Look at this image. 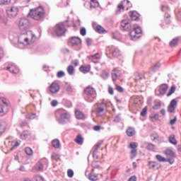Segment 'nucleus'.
Here are the masks:
<instances>
[{"mask_svg": "<svg viewBox=\"0 0 181 181\" xmlns=\"http://www.w3.org/2000/svg\"><path fill=\"white\" fill-rule=\"evenodd\" d=\"M28 15L31 19L41 22L46 18V11H45L43 6H40L35 8L30 9Z\"/></svg>", "mask_w": 181, "mask_h": 181, "instance_id": "obj_1", "label": "nucleus"}, {"mask_svg": "<svg viewBox=\"0 0 181 181\" xmlns=\"http://www.w3.org/2000/svg\"><path fill=\"white\" fill-rule=\"evenodd\" d=\"M55 118L59 124L65 125L67 122H70L71 116L70 115V113L65 110L58 109L55 111Z\"/></svg>", "mask_w": 181, "mask_h": 181, "instance_id": "obj_2", "label": "nucleus"}, {"mask_svg": "<svg viewBox=\"0 0 181 181\" xmlns=\"http://www.w3.org/2000/svg\"><path fill=\"white\" fill-rule=\"evenodd\" d=\"M35 37H36V36L32 31H27L18 35V43L24 46H28V45L30 43H33V39H35Z\"/></svg>", "mask_w": 181, "mask_h": 181, "instance_id": "obj_3", "label": "nucleus"}, {"mask_svg": "<svg viewBox=\"0 0 181 181\" xmlns=\"http://www.w3.org/2000/svg\"><path fill=\"white\" fill-rule=\"evenodd\" d=\"M83 93L86 95H87V101L88 103H93L94 100L97 98V92L95 91V88H93L90 86H87L84 88Z\"/></svg>", "mask_w": 181, "mask_h": 181, "instance_id": "obj_4", "label": "nucleus"}, {"mask_svg": "<svg viewBox=\"0 0 181 181\" xmlns=\"http://www.w3.org/2000/svg\"><path fill=\"white\" fill-rule=\"evenodd\" d=\"M9 103H8V100L4 98H0V117H4V115H6L8 112L9 111Z\"/></svg>", "mask_w": 181, "mask_h": 181, "instance_id": "obj_5", "label": "nucleus"}, {"mask_svg": "<svg viewBox=\"0 0 181 181\" xmlns=\"http://www.w3.org/2000/svg\"><path fill=\"white\" fill-rule=\"evenodd\" d=\"M53 30L58 37L64 36L66 35V32H67V29L64 26V23H57L53 28Z\"/></svg>", "mask_w": 181, "mask_h": 181, "instance_id": "obj_6", "label": "nucleus"}, {"mask_svg": "<svg viewBox=\"0 0 181 181\" xmlns=\"http://www.w3.org/2000/svg\"><path fill=\"white\" fill-rule=\"evenodd\" d=\"M142 35V29L139 26L134 27L130 32V37L132 40H138Z\"/></svg>", "mask_w": 181, "mask_h": 181, "instance_id": "obj_7", "label": "nucleus"}, {"mask_svg": "<svg viewBox=\"0 0 181 181\" xmlns=\"http://www.w3.org/2000/svg\"><path fill=\"white\" fill-rule=\"evenodd\" d=\"M131 6H132V4H131V1L128 0H124L118 4L117 9L119 12H121V11H128L129 8H131Z\"/></svg>", "mask_w": 181, "mask_h": 181, "instance_id": "obj_8", "label": "nucleus"}, {"mask_svg": "<svg viewBox=\"0 0 181 181\" xmlns=\"http://www.w3.org/2000/svg\"><path fill=\"white\" fill-rule=\"evenodd\" d=\"M30 23H29V19L26 18H21L18 22V28L20 30H26L28 29Z\"/></svg>", "mask_w": 181, "mask_h": 181, "instance_id": "obj_9", "label": "nucleus"}, {"mask_svg": "<svg viewBox=\"0 0 181 181\" xmlns=\"http://www.w3.org/2000/svg\"><path fill=\"white\" fill-rule=\"evenodd\" d=\"M165 153L167 156V160H171L168 162H169L170 165H173L175 163V158H176V153L170 149H167Z\"/></svg>", "mask_w": 181, "mask_h": 181, "instance_id": "obj_10", "label": "nucleus"}, {"mask_svg": "<svg viewBox=\"0 0 181 181\" xmlns=\"http://www.w3.org/2000/svg\"><path fill=\"white\" fill-rule=\"evenodd\" d=\"M107 50L111 53L112 57H121V51L119 49L114 45L107 47Z\"/></svg>", "mask_w": 181, "mask_h": 181, "instance_id": "obj_11", "label": "nucleus"}, {"mask_svg": "<svg viewBox=\"0 0 181 181\" xmlns=\"http://www.w3.org/2000/svg\"><path fill=\"white\" fill-rule=\"evenodd\" d=\"M168 88H169V86L166 83H163L159 86V90H155L156 95H165L166 92L168 91Z\"/></svg>", "mask_w": 181, "mask_h": 181, "instance_id": "obj_12", "label": "nucleus"}, {"mask_svg": "<svg viewBox=\"0 0 181 181\" xmlns=\"http://www.w3.org/2000/svg\"><path fill=\"white\" fill-rule=\"evenodd\" d=\"M8 18H15L19 12V8L16 6L8 7L6 10Z\"/></svg>", "mask_w": 181, "mask_h": 181, "instance_id": "obj_13", "label": "nucleus"}, {"mask_svg": "<svg viewBox=\"0 0 181 181\" xmlns=\"http://www.w3.org/2000/svg\"><path fill=\"white\" fill-rule=\"evenodd\" d=\"M107 110V104L101 103L98 105L96 109V112L98 115H104L105 114V110Z\"/></svg>", "mask_w": 181, "mask_h": 181, "instance_id": "obj_14", "label": "nucleus"}, {"mask_svg": "<svg viewBox=\"0 0 181 181\" xmlns=\"http://www.w3.org/2000/svg\"><path fill=\"white\" fill-rule=\"evenodd\" d=\"M176 105H177V101L176 99H173L168 107V112H170V114H174L175 110H176Z\"/></svg>", "mask_w": 181, "mask_h": 181, "instance_id": "obj_15", "label": "nucleus"}, {"mask_svg": "<svg viewBox=\"0 0 181 181\" xmlns=\"http://www.w3.org/2000/svg\"><path fill=\"white\" fill-rule=\"evenodd\" d=\"M60 90V86L57 83H52L49 86V91L52 94H56V93H59Z\"/></svg>", "mask_w": 181, "mask_h": 181, "instance_id": "obj_16", "label": "nucleus"}, {"mask_svg": "<svg viewBox=\"0 0 181 181\" xmlns=\"http://www.w3.org/2000/svg\"><path fill=\"white\" fill-rule=\"evenodd\" d=\"M103 141H100L99 142H98L93 148V158H96V159H98V156H97L98 153V151L100 148V146H101V145H103Z\"/></svg>", "mask_w": 181, "mask_h": 181, "instance_id": "obj_17", "label": "nucleus"}, {"mask_svg": "<svg viewBox=\"0 0 181 181\" xmlns=\"http://www.w3.org/2000/svg\"><path fill=\"white\" fill-rule=\"evenodd\" d=\"M148 168L152 170H158V169L160 168V165H159V163L156 161H148Z\"/></svg>", "mask_w": 181, "mask_h": 181, "instance_id": "obj_18", "label": "nucleus"}, {"mask_svg": "<svg viewBox=\"0 0 181 181\" xmlns=\"http://www.w3.org/2000/svg\"><path fill=\"white\" fill-rule=\"evenodd\" d=\"M69 42L73 46H78V45L81 44V39L77 37H72L69 39Z\"/></svg>", "mask_w": 181, "mask_h": 181, "instance_id": "obj_19", "label": "nucleus"}, {"mask_svg": "<svg viewBox=\"0 0 181 181\" xmlns=\"http://www.w3.org/2000/svg\"><path fill=\"white\" fill-rule=\"evenodd\" d=\"M121 26L124 30H131V23L127 20L122 21Z\"/></svg>", "mask_w": 181, "mask_h": 181, "instance_id": "obj_20", "label": "nucleus"}, {"mask_svg": "<svg viewBox=\"0 0 181 181\" xmlns=\"http://www.w3.org/2000/svg\"><path fill=\"white\" fill-rule=\"evenodd\" d=\"M118 74H119V70L118 69V68H114L112 71V81H117L119 76Z\"/></svg>", "mask_w": 181, "mask_h": 181, "instance_id": "obj_21", "label": "nucleus"}, {"mask_svg": "<svg viewBox=\"0 0 181 181\" xmlns=\"http://www.w3.org/2000/svg\"><path fill=\"white\" fill-rule=\"evenodd\" d=\"M85 175L89 179V180H91V181L98 180V175H97L94 173L87 174V170H86L85 173Z\"/></svg>", "mask_w": 181, "mask_h": 181, "instance_id": "obj_22", "label": "nucleus"}, {"mask_svg": "<svg viewBox=\"0 0 181 181\" xmlns=\"http://www.w3.org/2000/svg\"><path fill=\"white\" fill-rule=\"evenodd\" d=\"M75 115L77 119H86V115L80 110H76Z\"/></svg>", "mask_w": 181, "mask_h": 181, "instance_id": "obj_23", "label": "nucleus"}, {"mask_svg": "<svg viewBox=\"0 0 181 181\" xmlns=\"http://www.w3.org/2000/svg\"><path fill=\"white\" fill-rule=\"evenodd\" d=\"M74 141L78 145H83V144H84V139L83 138L81 134H78L76 136V138L74 139Z\"/></svg>", "mask_w": 181, "mask_h": 181, "instance_id": "obj_24", "label": "nucleus"}, {"mask_svg": "<svg viewBox=\"0 0 181 181\" xmlns=\"http://www.w3.org/2000/svg\"><path fill=\"white\" fill-rule=\"evenodd\" d=\"M126 134L128 136H134L135 134H136V132L135 131V129L133 127H128V129L126 131Z\"/></svg>", "mask_w": 181, "mask_h": 181, "instance_id": "obj_25", "label": "nucleus"}, {"mask_svg": "<svg viewBox=\"0 0 181 181\" xmlns=\"http://www.w3.org/2000/svg\"><path fill=\"white\" fill-rule=\"evenodd\" d=\"M6 70H9L10 73H12L13 74H18V73H19V69L14 66H8Z\"/></svg>", "mask_w": 181, "mask_h": 181, "instance_id": "obj_26", "label": "nucleus"}, {"mask_svg": "<svg viewBox=\"0 0 181 181\" xmlns=\"http://www.w3.org/2000/svg\"><path fill=\"white\" fill-rule=\"evenodd\" d=\"M6 131V122H0V136L5 133Z\"/></svg>", "mask_w": 181, "mask_h": 181, "instance_id": "obj_27", "label": "nucleus"}, {"mask_svg": "<svg viewBox=\"0 0 181 181\" xmlns=\"http://www.w3.org/2000/svg\"><path fill=\"white\" fill-rule=\"evenodd\" d=\"M179 40H180V37H177L173 39L170 42V47H175V46L177 45V43H179Z\"/></svg>", "mask_w": 181, "mask_h": 181, "instance_id": "obj_28", "label": "nucleus"}, {"mask_svg": "<svg viewBox=\"0 0 181 181\" xmlns=\"http://www.w3.org/2000/svg\"><path fill=\"white\" fill-rule=\"evenodd\" d=\"M30 136V132L29 131H24L21 135L20 138L21 139H28Z\"/></svg>", "mask_w": 181, "mask_h": 181, "instance_id": "obj_29", "label": "nucleus"}, {"mask_svg": "<svg viewBox=\"0 0 181 181\" xmlns=\"http://www.w3.org/2000/svg\"><path fill=\"white\" fill-rule=\"evenodd\" d=\"M156 159L158 160V162H172V160H167L165 157L161 156L160 154H157L156 156Z\"/></svg>", "mask_w": 181, "mask_h": 181, "instance_id": "obj_30", "label": "nucleus"}, {"mask_svg": "<svg viewBox=\"0 0 181 181\" xmlns=\"http://www.w3.org/2000/svg\"><path fill=\"white\" fill-rule=\"evenodd\" d=\"M90 6L91 9L98 8V6H100V3H98V1L97 0H90Z\"/></svg>", "mask_w": 181, "mask_h": 181, "instance_id": "obj_31", "label": "nucleus"}, {"mask_svg": "<svg viewBox=\"0 0 181 181\" xmlns=\"http://www.w3.org/2000/svg\"><path fill=\"white\" fill-rule=\"evenodd\" d=\"M169 143L172 144L173 145H177V141H176V137L175 134H171L169 136Z\"/></svg>", "mask_w": 181, "mask_h": 181, "instance_id": "obj_32", "label": "nucleus"}, {"mask_svg": "<svg viewBox=\"0 0 181 181\" xmlns=\"http://www.w3.org/2000/svg\"><path fill=\"white\" fill-rule=\"evenodd\" d=\"M99 54L96 53L94 55L88 56V59L90 60L93 63H95V60H98L100 59V57H98Z\"/></svg>", "mask_w": 181, "mask_h": 181, "instance_id": "obj_33", "label": "nucleus"}, {"mask_svg": "<svg viewBox=\"0 0 181 181\" xmlns=\"http://www.w3.org/2000/svg\"><path fill=\"white\" fill-rule=\"evenodd\" d=\"M130 17L132 21H138L139 19V14L136 11H132L130 14Z\"/></svg>", "mask_w": 181, "mask_h": 181, "instance_id": "obj_34", "label": "nucleus"}, {"mask_svg": "<svg viewBox=\"0 0 181 181\" xmlns=\"http://www.w3.org/2000/svg\"><path fill=\"white\" fill-rule=\"evenodd\" d=\"M53 148H55V149H59L60 148V141L59 139H54L52 141Z\"/></svg>", "mask_w": 181, "mask_h": 181, "instance_id": "obj_35", "label": "nucleus"}, {"mask_svg": "<svg viewBox=\"0 0 181 181\" xmlns=\"http://www.w3.org/2000/svg\"><path fill=\"white\" fill-rule=\"evenodd\" d=\"M95 30L98 33H106L105 29L103 28L101 25H97L95 28Z\"/></svg>", "mask_w": 181, "mask_h": 181, "instance_id": "obj_36", "label": "nucleus"}, {"mask_svg": "<svg viewBox=\"0 0 181 181\" xmlns=\"http://www.w3.org/2000/svg\"><path fill=\"white\" fill-rule=\"evenodd\" d=\"M129 148H130V149H132V151H138V149H136V148H138V143L136 142H131Z\"/></svg>", "mask_w": 181, "mask_h": 181, "instance_id": "obj_37", "label": "nucleus"}, {"mask_svg": "<svg viewBox=\"0 0 181 181\" xmlns=\"http://www.w3.org/2000/svg\"><path fill=\"white\" fill-rule=\"evenodd\" d=\"M79 71H80L81 73H83V74H87V73H88V71H90V69H89L88 67L81 66L79 68Z\"/></svg>", "mask_w": 181, "mask_h": 181, "instance_id": "obj_38", "label": "nucleus"}, {"mask_svg": "<svg viewBox=\"0 0 181 181\" xmlns=\"http://www.w3.org/2000/svg\"><path fill=\"white\" fill-rule=\"evenodd\" d=\"M67 71L69 76H73V74H74V66H73L72 65H69L67 67Z\"/></svg>", "mask_w": 181, "mask_h": 181, "instance_id": "obj_39", "label": "nucleus"}, {"mask_svg": "<svg viewBox=\"0 0 181 181\" xmlns=\"http://www.w3.org/2000/svg\"><path fill=\"white\" fill-rule=\"evenodd\" d=\"M35 170L37 171L43 170V164L42 162H38L35 165Z\"/></svg>", "mask_w": 181, "mask_h": 181, "instance_id": "obj_40", "label": "nucleus"}, {"mask_svg": "<svg viewBox=\"0 0 181 181\" xmlns=\"http://www.w3.org/2000/svg\"><path fill=\"white\" fill-rule=\"evenodd\" d=\"M136 155H138V150H132L130 152V158L135 159Z\"/></svg>", "mask_w": 181, "mask_h": 181, "instance_id": "obj_41", "label": "nucleus"}, {"mask_svg": "<svg viewBox=\"0 0 181 181\" xmlns=\"http://www.w3.org/2000/svg\"><path fill=\"white\" fill-rule=\"evenodd\" d=\"M148 151H155V145L152 143H148L146 147Z\"/></svg>", "mask_w": 181, "mask_h": 181, "instance_id": "obj_42", "label": "nucleus"}, {"mask_svg": "<svg viewBox=\"0 0 181 181\" xmlns=\"http://www.w3.org/2000/svg\"><path fill=\"white\" fill-rule=\"evenodd\" d=\"M144 79V76L142 74H135V77H134V80L136 81H139L140 80H143Z\"/></svg>", "mask_w": 181, "mask_h": 181, "instance_id": "obj_43", "label": "nucleus"}, {"mask_svg": "<svg viewBox=\"0 0 181 181\" xmlns=\"http://www.w3.org/2000/svg\"><path fill=\"white\" fill-rule=\"evenodd\" d=\"M25 152L26 153V155H33V150H32V148H30V147H26L25 148Z\"/></svg>", "mask_w": 181, "mask_h": 181, "instance_id": "obj_44", "label": "nucleus"}, {"mask_svg": "<svg viewBox=\"0 0 181 181\" xmlns=\"http://www.w3.org/2000/svg\"><path fill=\"white\" fill-rule=\"evenodd\" d=\"M175 91H176V87L172 86L167 94V97H170V95H172Z\"/></svg>", "mask_w": 181, "mask_h": 181, "instance_id": "obj_45", "label": "nucleus"}, {"mask_svg": "<svg viewBox=\"0 0 181 181\" xmlns=\"http://www.w3.org/2000/svg\"><path fill=\"white\" fill-rule=\"evenodd\" d=\"M12 145V148H11V151H13V149H15V148H18V146H19V145H21V141H14L11 143Z\"/></svg>", "mask_w": 181, "mask_h": 181, "instance_id": "obj_46", "label": "nucleus"}, {"mask_svg": "<svg viewBox=\"0 0 181 181\" xmlns=\"http://www.w3.org/2000/svg\"><path fill=\"white\" fill-rule=\"evenodd\" d=\"M159 69H160V63H157L153 67H152V71H158V70H159Z\"/></svg>", "mask_w": 181, "mask_h": 181, "instance_id": "obj_47", "label": "nucleus"}, {"mask_svg": "<svg viewBox=\"0 0 181 181\" xmlns=\"http://www.w3.org/2000/svg\"><path fill=\"white\" fill-rule=\"evenodd\" d=\"M25 118L27 119H35V118H36V113H33L31 115H27L25 116Z\"/></svg>", "mask_w": 181, "mask_h": 181, "instance_id": "obj_48", "label": "nucleus"}, {"mask_svg": "<svg viewBox=\"0 0 181 181\" xmlns=\"http://www.w3.org/2000/svg\"><path fill=\"white\" fill-rule=\"evenodd\" d=\"M91 166L93 168V169H100V168L97 161H93L91 164Z\"/></svg>", "mask_w": 181, "mask_h": 181, "instance_id": "obj_49", "label": "nucleus"}, {"mask_svg": "<svg viewBox=\"0 0 181 181\" xmlns=\"http://www.w3.org/2000/svg\"><path fill=\"white\" fill-rule=\"evenodd\" d=\"M11 0H0V5H9Z\"/></svg>", "mask_w": 181, "mask_h": 181, "instance_id": "obj_50", "label": "nucleus"}, {"mask_svg": "<svg viewBox=\"0 0 181 181\" xmlns=\"http://www.w3.org/2000/svg\"><path fill=\"white\" fill-rule=\"evenodd\" d=\"M52 159H53V160H59V159H60V156L57 153H53L52 155Z\"/></svg>", "mask_w": 181, "mask_h": 181, "instance_id": "obj_51", "label": "nucleus"}, {"mask_svg": "<svg viewBox=\"0 0 181 181\" xmlns=\"http://www.w3.org/2000/svg\"><path fill=\"white\" fill-rule=\"evenodd\" d=\"M64 76H65V74H64V71H59L57 74V77L58 78H62V77H64Z\"/></svg>", "mask_w": 181, "mask_h": 181, "instance_id": "obj_52", "label": "nucleus"}, {"mask_svg": "<svg viewBox=\"0 0 181 181\" xmlns=\"http://www.w3.org/2000/svg\"><path fill=\"white\" fill-rule=\"evenodd\" d=\"M67 175L68 177H73V176H74V172L73 171V170L69 169L67 171Z\"/></svg>", "mask_w": 181, "mask_h": 181, "instance_id": "obj_53", "label": "nucleus"}, {"mask_svg": "<svg viewBox=\"0 0 181 181\" xmlns=\"http://www.w3.org/2000/svg\"><path fill=\"white\" fill-rule=\"evenodd\" d=\"M148 112V108L146 107H144L141 112V117H145L146 115V112Z\"/></svg>", "mask_w": 181, "mask_h": 181, "instance_id": "obj_54", "label": "nucleus"}, {"mask_svg": "<svg viewBox=\"0 0 181 181\" xmlns=\"http://www.w3.org/2000/svg\"><path fill=\"white\" fill-rule=\"evenodd\" d=\"M152 141H156L159 139V136L157 134H153L151 135Z\"/></svg>", "mask_w": 181, "mask_h": 181, "instance_id": "obj_55", "label": "nucleus"}, {"mask_svg": "<svg viewBox=\"0 0 181 181\" xmlns=\"http://www.w3.org/2000/svg\"><path fill=\"white\" fill-rule=\"evenodd\" d=\"M101 77H103V78H108V77H110V74H108V72L103 71L101 74Z\"/></svg>", "mask_w": 181, "mask_h": 181, "instance_id": "obj_56", "label": "nucleus"}, {"mask_svg": "<svg viewBox=\"0 0 181 181\" xmlns=\"http://www.w3.org/2000/svg\"><path fill=\"white\" fill-rule=\"evenodd\" d=\"M115 89L119 93H124V88H122V87H121V86H119L118 85H115Z\"/></svg>", "mask_w": 181, "mask_h": 181, "instance_id": "obj_57", "label": "nucleus"}, {"mask_svg": "<svg viewBox=\"0 0 181 181\" xmlns=\"http://www.w3.org/2000/svg\"><path fill=\"white\" fill-rule=\"evenodd\" d=\"M121 121V116L119 115L115 117L113 122H119Z\"/></svg>", "mask_w": 181, "mask_h": 181, "instance_id": "obj_58", "label": "nucleus"}, {"mask_svg": "<svg viewBox=\"0 0 181 181\" xmlns=\"http://www.w3.org/2000/svg\"><path fill=\"white\" fill-rule=\"evenodd\" d=\"M160 108V103L157 102L155 105L153 107V110H159Z\"/></svg>", "mask_w": 181, "mask_h": 181, "instance_id": "obj_59", "label": "nucleus"}, {"mask_svg": "<svg viewBox=\"0 0 181 181\" xmlns=\"http://www.w3.org/2000/svg\"><path fill=\"white\" fill-rule=\"evenodd\" d=\"M5 56V52H4V49L0 47V60L1 59H4V57Z\"/></svg>", "mask_w": 181, "mask_h": 181, "instance_id": "obj_60", "label": "nucleus"}, {"mask_svg": "<svg viewBox=\"0 0 181 181\" xmlns=\"http://www.w3.org/2000/svg\"><path fill=\"white\" fill-rule=\"evenodd\" d=\"M80 33L82 36H86L87 32L86 30V28H83L81 29Z\"/></svg>", "mask_w": 181, "mask_h": 181, "instance_id": "obj_61", "label": "nucleus"}, {"mask_svg": "<svg viewBox=\"0 0 181 181\" xmlns=\"http://www.w3.org/2000/svg\"><path fill=\"white\" fill-rule=\"evenodd\" d=\"M35 180L36 181H45V179H43L42 176L37 175L35 177Z\"/></svg>", "mask_w": 181, "mask_h": 181, "instance_id": "obj_62", "label": "nucleus"}, {"mask_svg": "<svg viewBox=\"0 0 181 181\" xmlns=\"http://www.w3.org/2000/svg\"><path fill=\"white\" fill-rule=\"evenodd\" d=\"M57 104H59V102H57V100H54L51 102L52 107H56Z\"/></svg>", "mask_w": 181, "mask_h": 181, "instance_id": "obj_63", "label": "nucleus"}, {"mask_svg": "<svg viewBox=\"0 0 181 181\" xmlns=\"http://www.w3.org/2000/svg\"><path fill=\"white\" fill-rule=\"evenodd\" d=\"M128 181H136V176L133 175V176L130 177L129 178Z\"/></svg>", "mask_w": 181, "mask_h": 181, "instance_id": "obj_64", "label": "nucleus"}]
</instances>
